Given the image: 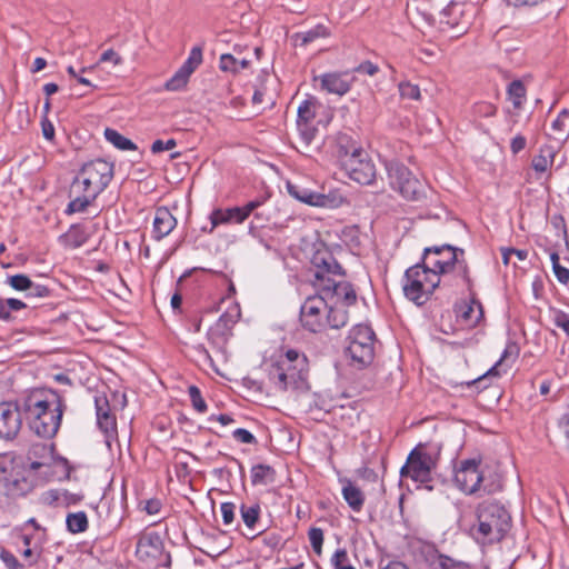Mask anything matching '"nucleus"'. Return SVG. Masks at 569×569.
Instances as JSON below:
<instances>
[{"label":"nucleus","mask_w":569,"mask_h":569,"mask_svg":"<svg viewBox=\"0 0 569 569\" xmlns=\"http://www.w3.org/2000/svg\"><path fill=\"white\" fill-rule=\"evenodd\" d=\"M315 268L313 286L329 305L351 306L357 300L353 287L343 280L345 272L328 250H318L311 259Z\"/></svg>","instance_id":"obj_1"},{"label":"nucleus","mask_w":569,"mask_h":569,"mask_svg":"<svg viewBox=\"0 0 569 569\" xmlns=\"http://www.w3.org/2000/svg\"><path fill=\"white\" fill-rule=\"evenodd\" d=\"M113 177V164L103 159L91 160L82 166L73 186L82 194L73 198V213L94 209L98 214L96 199L108 187Z\"/></svg>","instance_id":"obj_2"},{"label":"nucleus","mask_w":569,"mask_h":569,"mask_svg":"<svg viewBox=\"0 0 569 569\" xmlns=\"http://www.w3.org/2000/svg\"><path fill=\"white\" fill-rule=\"evenodd\" d=\"M465 250L450 244L425 248L422 262L441 278L443 286L451 284V276L456 284L472 287L469 267L463 258Z\"/></svg>","instance_id":"obj_3"},{"label":"nucleus","mask_w":569,"mask_h":569,"mask_svg":"<svg viewBox=\"0 0 569 569\" xmlns=\"http://www.w3.org/2000/svg\"><path fill=\"white\" fill-rule=\"evenodd\" d=\"M476 517L477 522L470 528V535L481 545L499 542L510 528V515L496 501L487 500L479 503Z\"/></svg>","instance_id":"obj_4"},{"label":"nucleus","mask_w":569,"mask_h":569,"mask_svg":"<svg viewBox=\"0 0 569 569\" xmlns=\"http://www.w3.org/2000/svg\"><path fill=\"white\" fill-rule=\"evenodd\" d=\"M269 377L274 387L279 389H292L293 391H307L309 383L308 359L303 353L289 349L283 357L271 367Z\"/></svg>","instance_id":"obj_5"},{"label":"nucleus","mask_w":569,"mask_h":569,"mask_svg":"<svg viewBox=\"0 0 569 569\" xmlns=\"http://www.w3.org/2000/svg\"><path fill=\"white\" fill-rule=\"evenodd\" d=\"M22 410L30 429L37 436L51 438L57 433L62 415L58 407L51 409L46 400L37 399L33 393H28L24 396Z\"/></svg>","instance_id":"obj_6"},{"label":"nucleus","mask_w":569,"mask_h":569,"mask_svg":"<svg viewBox=\"0 0 569 569\" xmlns=\"http://www.w3.org/2000/svg\"><path fill=\"white\" fill-rule=\"evenodd\" d=\"M441 283V278L421 261L406 270L402 290L407 299L422 306Z\"/></svg>","instance_id":"obj_7"},{"label":"nucleus","mask_w":569,"mask_h":569,"mask_svg":"<svg viewBox=\"0 0 569 569\" xmlns=\"http://www.w3.org/2000/svg\"><path fill=\"white\" fill-rule=\"evenodd\" d=\"M127 402V393H98L94 398L97 426L104 435L108 447L117 437V413Z\"/></svg>","instance_id":"obj_8"},{"label":"nucleus","mask_w":569,"mask_h":569,"mask_svg":"<svg viewBox=\"0 0 569 569\" xmlns=\"http://www.w3.org/2000/svg\"><path fill=\"white\" fill-rule=\"evenodd\" d=\"M480 465V460L466 459L461 460L456 468L455 483L463 493H493L499 490L500 485L488 482Z\"/></svg>","instance_id":"obj_9"},{"label":"nucleus","mask_w":569,"mask_h":569,"mask_svg":"<svg viewBox=\"0 0 569 569\" xmlns=\"http://www.w3.org/2000/svg\"><path fill=\"white\" fill-rule=\"evenodd\" d=\"M338 153L342 169L350 179L363 186L371 184L375 181L376 166L366 151L361 148H353L349 151L339 142Z\"/></svg>","instance_id":"obj_10"},{"label":"nucleus","mask_w":569,"mask_h":569,"mask_svg":"<svg viewBox=\"0 0 569 569\" xmlns=\"http://www.w3.org/2000/svg\"><path fill=\"white\" fill-rule=\"evenodd\" d=\"M390 187L398 191L407 200H419L423 196V184L411 171L398 161L386 163Z\"/></svg>","instance_id":"obj_11"},{"label":"nucleus","mask_w":569,"mask_h":569,"mask_svg":"<svg viewBox=\"0 0 569 569\" xmlns=\"http://www.w3.org/2000/svg\"><path fill=\"white\" fill-rule=\"evenodd\" d=\"M436 468L433 457L421 448H415L408 456L406 463L400 469L401 478H410L415 482L426 485L431 490L428 482L432 479V470Z\"/></svg>","instance_id":"obj_12"},{"label":"nucleus","mask_w":569,"mask_h":569,"mask_svg":"<svg viewBox=\"0 0 569 569\" xmlns=\"http://www.w3.org/2000/svg\"><path fill=\"white\" fill-rule=\"evenodd\" d=\"M163 542L161 537L154 531H143L140 533L137 547L136 555L137 557L147 562L153 563L154 566L162 565L167 568L171 565L170 555L163 556Z\"/></svg>","instance_id":"obj_13"},{"label":"nucleus","mask_w":569,"mask_h":569,"mask_svg":"<svg viewBox=\"0 0 569 569\" xmlns=\"http://www.w3.org/2000/svg\"><path fill=\"white\" fill-rule=\"evenodd\" d=\"M328 308L329 302L319 293L308 297L300 307V321L302 327L315 333L326 330Z\"/></svg>","instance_id":"obj_14"},{"label":"nucleus","mask_w":569,"mask_h":569,"mask_svg":"<svg viewBox=\"0 0 569 569\" xmlns=\"http://www.w3.org/2000/svg\"><path fill=\"white\" fill-rule=\"evenodd\" d=\"M23 403L24 397L0 403V438L8 441L17 438L22 427V417H24Z\"/></svg>","instance_id":"obj_15"},{"label":"nucleus","mask_w":569,"mask_h":569,"mask_svg":"<svg viewBox=\"0 0 569 569\" xmlns=\"http://www.w3.org/2000/svg\"><path fill=\"white\" fill-rule=\"evenodd\" d=\"M318 107L319 103L315 98L303 100L298 107L297 128L303 148H309L316 137L317 128L312 122Z\"/></svg>","instance_id":"obj_16"},{"label":"nucleus","mask_w":569,"mask_h":569,"mask_svg":"<svg viewBox=\"0 0 569 569\" xmlns=\"http://www.w3.org/2000/svg\"><path fill=\"white\" fill-rule=\"evenodd\" d=\"M552 141L542 144L539 149V153L532 159V168L538 173L547 172L553 164L557 153L560 151L565 143V136L551 137L548 136Z\"/></svg>","instance_id":"obj_17"},{"label":"nucleus","mask_w":569,"mask_h":569,"mask_svg":"<svg viewBox=\"0 0 569 569\" xmlns=\"http://www.w3.org/2000/svg\"><path fill=\"white\" fill-rule=\"evenodd\" d=\"M469 295V301H465L460 305L456 306V311L458 317L468 326L475 327L477 326L483 317V308L481 302L477 299L476 293L473 291V286L471 289L467 288Z\"/></svg>","instance_id":"obj_18"},{"label":"nucleus","mask_w":569,"mask_h":569,"mask_svg":"<svg viewBox=\"0 0 569 569\" xmlns=\"http://www.w3.org/2000/svg\"><path fill=\"white\" fill-rule=\"evenodd\" d=\"M316 79L320 81L322 90L338 96L346 94L350 90L352 83V78L347 72H329L321 74Z\"/></svg>","instance_id":"obj_19"},{"label":"nucleus","mask_w":569,"mask_h":569,"mask_svg":"<svg viewBox=\"0 0 569 569\" xmlns=\"http://www.w3.org/2000/svg\"><path fill=\"white\" fill-rule=\"evenodd\" d=\"M76 365L79 367L78 380L88 391L97 389L91 382L96 380L93 376L94 363L92 359L83 353L73 352V373L77 372Z\"/></svg>","instance_id":"obj_20"},{"label":"nucleus","mask_w":569,"mask_h":569,"mask_svg":"<svg viewBox=\"0 0 569 569\" xmlns=\"http://www.w3.org/2000/svg\"><path fill=\"white\" fill-rule=\"evenodd\" d=\"M345 355L349 359L350 366L362 369L373 360V345H347Z\"/></svg>","instance_id":"obj_21"},{"label":"nucleus","mask_w":569,"mask_h":569,"mask_svg":"<svg viewBox=\"0 0 569 569\" xmlns=\"http://www.w3.org/2000/svg\"><path fill=\"white\" fill-rule=\"evenodd\" d=\"M54 448L52 445L34 443L28 451L29 468L31 470L44 469L52 462Z\"/></svg>","instance_id":"obj_22"},{"label":"nucleus","mask_w":569,"mask_h":569,"mask_svg":"<svg viewBox=\"0 0 569 569\" xmlns=\"http://www.w3.org/2000/svg\"><path fill=\"white\" fill-rule=\"evenodd\" d=\"M177 226V219L166 207L158 208L156 210L153 219V238L161 240L167 237Z\"/></svg>","instance_id":"obj_23"},{"label":"nucleus","mask_w":569,"mask_h":569,"mask_svg":"<svg viewBox=\"0 0 569 569\" xmlns=\"http://www.w3.org/2000/svg\"><path fill=\"white\" fill-rule=\"evenodd\" d=\"M236 321L228 312L221 315L208 332L210 341L213 345H224Z\"/></svg>","instance_id":"obj_24"},{"label":"nucleus","mask_w":569,"mask_h":569,"mask_svg":"<svg viewBox=\"0 0 569 569\" xmlns=\"http://www.w3.org/2000/svg\"><path fill=\"white\" fill-rule=\"evenodd\" d=\"M288 192L297 200L315 207H327L330 202L327 196L292 183H288Z\"/></svg>","instance_id":"obj_25"},{"label":"nucleus","mask_w":569,"mask_h":569,"mask_svg":"<svg viewBox=\"0 0 569 569\" xmlns=\"http://www.w3.org/2000/svg\"><path fill=\"white\" fill-rule=\"evenodd\" d=\"M517 358L518 349L516 345H508L495 366L491 367L482 377L473 380L472 383H481L489 378L498 377L500 375V369L505 370L507 367H510Z\"/></svg>","instance_id":"obj_26"},{"label":"nucleus","mask_w":569,"mask_h":569,"mask_svg":"<svg viewBox=\"0 0 569 569\" xmlns=\"http://www.w3.org/2000/svg\"><path fill=\"white\" fill-rule=\"evenodd\" d=\"M0 489L8 497H21L27 495L31 490V483L22 475L21 470L13 476L7 478L0 483Z\"/></svg>","instance_id":"obj_27"},{"label":"nucleus","mask_w":569,"mask_h":569,"mask_svg":"<svg viewBox=\"0 0 569 569\" xmlns=\"http://www.w3.org/2000/svg\"><path fill=\"white\" fill-rule=\"evenodd\" d=\"M71 472V467L69 465L68 459L56 456L52 458V462L48 467L44 468L42 475L47 477L49 480H66L69 479Z\"/></svg>","instance_id":"obj_28"},{"label":"nucleus","mask_w":569,"mask_h":569,"mask_svg":"<svg viewBox=\"0 0 569 569\" xmlns=\"http://www.w3.org/2000/svg\"><path fill=\"white\" fill-rule=\"evenodd\" d=\"M460 16H462L461 6L451 3L442 10L440 23L442 26H448L451 29L457 28L459 32H463L466 30L467 22L460 21L458 19Z\"/></svg>","instance_id":"obj_29"},{"label":"nucleus","mask_w":569,"mask_h":569,"mask_svg":"<svg viewBox=\"0 0 569 569\" xmlns=\"http://www.w3.org/2000/svg\"><path fill=\"white\" fill-rule=\"evenodd\" d=\"M373 341L375 332L366 325L355 326L347 337V345H373Z\"/></svg>","instance_id":"obj_30"},{"label":"nucleus","mask_w":569,"mask_h":569,"mask_svg":"<svg viewBox=\"0 0 569 569\" xmlns=\"http://www.w3.org/2000/svg\"><path fill=\"white\" fill-rule=\"evenodd\" d=\"M263 203L262 200L256 199L249 201L242 207H233L227 209L229 222L242 223L254 210Z\"/></svg>","instance_id":"obj_31"},{"label":"nucleus","mask_w":569,"mask_h":569,"mask_svg":"<svg viewBox=\"0 0 569 569\" xmlns=\"http://www.w3.org/2000/svg\"><path fill=\"white\" fill-rule=\"evenodd\" d=\"M342 496L353 511L358 512L362 509L365 502L363 492L352 482L347 481L345 483L342 487Z\"/></svg>","instance_id":"obj_32"},{"label":"nucleus","mask_w":569,"mask_h":569,"mask_svg":"<svg viewBox=\"0 0 569 569\" xmlns=\"http://www.w3.org/2000/svg\"><path fill=\"white\" fill-rule=\"evenodd\" d=\"M345 306L329 305L326 317V329H339L348 321V312Z\"/></svg>","instance_id":"obj_33"},{"label":"nucleus","mask_w":569,"mask_h":569,"mask_svg":"<svg viewBox=\"0 0 569 569\" xmlns=\"http://www.w3.org/2000/svg\"><path fill=\"white\" fill-rule=\"evenodd\" d=\"M18 471H20V463L13 452L0 455V483Z\"/></svg>","instance_id":"obj_34"},{"label":"nucleus","mask_w":569,"mask_h":569,"mask_svg":"<svg viewBox=\"0 0 569 569\" xmlns=\"http://www.w3.org/2000/svg\"><path fill=\"white\" fill-rule=\"evenodd\" d=\"M276 479V471L268 465H256L251 468V482L253 486H266Z\"/></svg>","instance_id":"obj_35"},{"label":"nucleus","mask_w":569,"mask_h":569,"mask_svg":"<svg viewBox=\"0 0 569 569\" xmlns=\"http://www.w3.org/2000/svg\"><path fill=\"white\" fill-rule=\"evenodd\" d=\"M43 501L52 507L69 508L71 496L66 489H51L43 493Z\"/></svg>","instance_id":"obj_36"},{"label":"nucleus","mask_w":569,"mask_h":569,"mask_svg":"<svg viewBox=\"0 0 569 569\" xmlns=\"http://www.w3.org/2000/svg\"><path fill=\"white\" fill-rule=\"evenodd\" d=\"M260 505L258 502L253 503H242L240 506V515L243 523L249 529H253L256 523L259 520L260 517Z\"/></svg>","instance_id":"obj_37"},{"label":"nucleus","mask_w":569,"mask_h":569,"mask_svg":"<svg viewBox=\"0 0 569 569\" xmlns=\"http://www.w3.org/2000/svg\"><path fill=\"white\" fill-rule=\"evenodd\" d=\"M250 66L247 59L238 60L232 54L224 53L220 57L219 67L222 71L238 73Z\"/></svg>","instance_id":"obj_38"},{"label":"nucleus","mask_w":569,"mask_h":569,"mask_svg":"<svg viewBox=\"0 0 569 569\" xmlns=\"http://www.w3.org/2000/svg\"><path fill=\"white\" fill-rule=\"evenodd\" d=\"M104 138L119 150L127 151L137 149V146L130 139L126 138L114 129L107 128L104 130Z\"/></svg>","instance_id":"obj_39"},{"label":"nucleus","mask_w":569,"mask_h":569,"mask_svg":"<svg viewBox=\"0 0 569 569\" xmlns=\"http://www.w3.org/2000/svg\"><path fill=\"white\" fill-rule=\"evenodd\" d=\"M526 87L521 80H513L509 83L507 93L516 109H520L526 100Z\"/></svg>","instance_id":"obj_40"},{"label":"nucleus","mask_w":569,"mask_h":569,"mask_svg":"<svg viewBox=\"0 0 569 569\" xmlns=\"http://www.w3.org/2000/svg\"><path fill=\"white\" fill-rule=\"evenodd\" d=\"M189 74L184 69L179 68L176 73L164 83V89L168 91H180L186 88Z\"/></svg>","instance_id":"obj_41"},{"label":"nucleus","mask_w":569,"mask_h":569,"mask_svg":"<svg viewBox=\"0 0 569 569\" xmlns=\"http://www.w3.org/2000/svg\"><path fill=\"white\" fill-rule=\"evenodd\" d=\"M79 557L77 558L78 569H100V560L91 550L87 551L79 547Z\"/></svg>","instance_id":"obj_42"},{"label":"nucleus","mask_w":569,"mask_h":569,"mask_svg":"<svg viewBox=\"0 0 569 569\" xmlns=\"http://www.w3.org/2000/svg\"><path fill=\"white\" fill-rule=\"evenodd\" d=\"M96 89L89 80L78 77L73 71V98H82L91 94Z\"/></svg>","instance_id":"obj_43"},{"label":"nucleus","mask_w":569,"mask_h":569,"mask_svg":"<svg viewBox=\"0 0 569 569\" xmlns=\"http://www.w3.org/2000/svg\"><path fill=\"white\" fill-rule=\"evenodd\" d=\"M569 122V110L562 109L558 117L552 121L551 129L556 132L553 137H562L565 136V142L568 139V133L566 131L567 124Z\"/></svg>","instance_id":"obj_44"},{"label":"nucleus","mask_w":569,"mask_h":569,"mask_svg":"<svg viewBox=\"0 0 569 569\" xmlns=\"http://www.w3.org/2000/svg\"><path fill=\"white\" fill-rule=\"evenodd\" d=\"M201 62L202 50L199 47H194L191 49L188 59L183 62V64L180 68L184 69V71H187L189 74H192L194 70L201 64Z\"/></svg>","instance_id":"obj_45"},{"label":"nucleus","mask_w":569,"mask_h":569,"mask_svg":"<svg viewBox=\"0 0 569 569\" xmlns=\"http://www.w3.org/2000/svg\"><path fill=\"white\" fill-rule=\"evenodd\" d=\"M550 259L552 262V269L557 280L560 283L567 284L569 282V269L560 264L559 254L557 252H552L550 254Z\"/></svg>","instance_id":"obj_46"},{"label":"nucleus","mask_w":569,"mask_h":569,"mask_svg":"<svg viewBox=\"0 0 569 569\" xmlns=\"http://www.w3.org/2000/svg\"><path fill=\"white\" fill-rule=\"evenodd\" d=\"M7 283L17 291H28L32 281L26 274H14L7 278Z\"/></svg>","instance_id":"obj_47"},{"label":"nucleus","mask_w":569,"mask_h":569,"mask_svg":"<svg viewBox=\"0 0 569 569\" xmlns=\"http://www.w3.org/2000/svg\"><path fill=\"white\" fill-rule=\"evenodd\" d=\"M399 93L402 99L411 100H419L421 96L420 88L411 82H400Z\"/></svg>","instance_id":"obj_48"},{"label":"nucleus","mask_w":569,"mask_h":569,"mask_svg":"<svg viewBox=\"0 0 569 569\" xmlns=\"http://www.w3.org/2000/svg\"><path fill=\"white\" fill-rule=\"evenodd\" d=\"M310 545L317 555L321 553L323 531L320 528H311L308 533Z\"/></svg>","instance_id":"obj_49"},{"label":"nucleus","mask_w":569,"mask_h":569,"mask_svg":"<svg viewBox=\"0 0 569 569\" xmlns=\"http://www.w3.org/2000/svg\"><path fill=\"white\" fill-rule=\"evenodd\" d=\"M439 567L441 569H473L469 563L455 560L448 556H440Z\"/></svg>","instance_id":"obj_50"},{"label":"nucleus","mask_w":569,"mask_h":569,"mask_svg":"<svg viewBox=\"0 0 569 569\" xmlns=\"http://www.w3.org/2000/svg\"><path fill=\"white\" fill-rule=\"evenodd\" d=\"M326 36L327 29L323 26H317L301 34L302 44H307L318 38H323Z\"/></svg>","instance_id":"obj_51"},{"label":"nucleus","mask_w":569,"mask_h":569,"mask_svg":"<svg viewBox=\"0 0 569 569\" xmlns=\"http://www.w3.org/2000/svg\"><path fill=\"white\" fill-rule=\"evenodd\" d=\"M89 527V520L84 511L73 512V533L84 532Z\"/></svg>","instance_id":"obj_52"},{"label":"nucleus","mask_w":569,"mask_h":569,"mask_svg":"<svg viewBox=\"0 0 569 569\" xmlns=\"http://www.w3.org/2000/svg\"><path fill=\"white\" fill-rule=\"evenodd\" d=\"M223 523L231 525L234 521L236 506L232 502H223L220 506Z\"/></svg>","instance_id":"obj_53"},{"label":"nucleus","mask_w":569,"mask_h":569,"mask_svg":"<svg viewBox=\"0 0 569 569\" xmlns=\"http://www.w3.org/2000/svg\"><path fill=\"white\" fill-rule=\"evenodd\" d=\"M497 112V108L489 102H480L475 106V113L479 117L489 118L493 117Z\"/></svg>","instance_id":"obj_54"},{"label":"nucleus","mask_w":569,"mask_h":569,"mask_svg":"<svg viewBox=\"0 0 569 569\" xmlns=\"http://www.w3.org/2000/svg\"><path fill=\"white\" fill-rule=\"evenodd\" d=\"M210 221H211V229H210V232H212V230L221 224V223H229V218L227 216V209L226 210H222V209H216L211 212L210 214Z\"/></svg>","instance_id":"obj_55"},{"label":"nucleus","mask_w":569,"mask_h":569,"mask_svg":"<svg viewBox=\"0 0 569 569\" xmlns=\"http://www.w3.org/2000/svg\"><path fill=\"white\" fill-rule=\"evenodd\" d=\"M90 232L87 228L73 224V247H79L86 242Z\"/></svg>","instance_id":"obj_56"},{"label":"nucleus","mask_w":569,"mask_h":569,"mask_svg":"<svg viewBox=\"0 0 569 569\" xmlns=\"http://www.w3.org/2000/svg\"><path fill=\"white\" fill-rule=\"evenodd\" d=\"M232 436L236 440H238L241 443H254L256 437L247 429H236L232 432Z\"/></svg>","instance_id":"obj_57"},{"label":"nucleus","mask_w":569,"mask_h":569,"mask_svg":"<svg viewBox=\"0 0 569 569\" xmlns=\"http://www.w3.org/2000/svg\"><path fill=\"white\" fill-rule=\"evenodd\" d=\"M177 146V142L174 139H169L167 141H162V140H156L152 142L151 144V151L153 153H159V152H162L164 150H171L173 149L174 147Z\"/></svg>","instance_id":"obj_58"},{"label":"nucleus","mask_w":569,"mask_h":569,"mask_svg":"<svg viewBox=\"0 0 569 569\" xmlns=\"http://www.w3.org/2000/svg\"><path fill=\"white\" fill-rule=\"evenodd\" d=\"M100 62H112L114 66H118L122 63V58L114 50L108 49L101 54Z\"/></svg>","instance_id":"obj_59"},{"label":"nucleus","mask_w":569,"mask_h":569,"mask_svg":"<svg viewBox=\"0 0 569 569\" xmlns=\"http://www.w3.org/2000/svg\"><path fill=\"white\" fill-rule=\"evenodd\" d=\"M555 325L569 336V316L567 313L557 311L555 315Z\"/></svg>","instance_id":"obj_60"},{"label":"nucleus","mask_w":569,"mask_h":569,"mask_svg":"<svg viewBox=\"0 0 569 569\" xmlns=\"http://www.w3.org/2000/svg\"><path fill=\"white\" fill-rule=\"evenodd\" d=\"M1 559L9 569H21L22 566L18 559L9 551H2Z\"/></svg>","instance_id":"obj_61"},{"label":"nucleus","mask_w":569,"mask_h":569,"mask_svg":"<svg viewBox=\"0 0 569 569\" xmlns=\"http://www.w3.org/2000/svg\"><path fill=\"white\" fill-rule=\"evenodd\" d=\"M356 71L368 76H375L379 71V68L371 61H365L356 68Z\"/></svg>","instance_id":"obj_62"},{"label":"nucleus","mask_w":569,"mask_h":569,"mask_svg":"<svg viewBox=\"0 0 569 569\" xmlns=\"http://www.w3.org/2000/svg\"><path fill=\"white\" fill-rule=\"evenodd\" d=\"M191 395V403L196 411L199 413H204L207 411V403L204 399L201 397V393H190Z\"/></svg>","instance_id":"obj_63"},{"label":"nucleus","mask_w":569,"mask_h":569,"mask_svg":"<svg viewBox=\"0 0 569 569\" xmlns=\"http://www.w3.org/2000/svg\"><path fill=\"white\" fill-rule=\"evenodd\" d=\"M347 560V551L345 549H338L332 558H331V563L335 569H338V568H343V562Z\"/></svg>","instance_id":"obj_64"}]
</instances>
